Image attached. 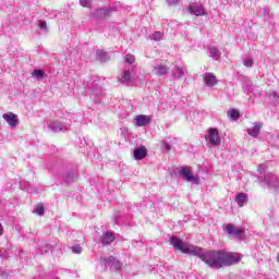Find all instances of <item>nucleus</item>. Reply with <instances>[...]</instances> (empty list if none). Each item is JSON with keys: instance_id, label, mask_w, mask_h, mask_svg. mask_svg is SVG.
Listing matches in <instances>:
<instances>
[{"instance_id": "nucleus-1", "label": "nucleus", "mask_w": 279, "mask_h": 279, "mask_svg": "<svg viewBox=\"0 0 279 279\" xmlns=\"http://www.w3.org/2000/svg\"><path fill=\"white\" fill-rule=\"evenodd\" d=\"M170 243L175 250V252H182L183 254H190V256H196L197 258H201V260H204V248L201 246H189L180 240L178 236H172L170 239Z\"/></svg>"}, {"instance_id": "nucleus-2", "label": "nucleus", "mask_w": 279, "mask_h": 279, "mask_svg": "<svg viewBox=\"0 0 279 279\" xmlns=\"http://www.w3.org/2000/svg\"><path fill=\"white\" fill-rule=\"evenodd\" d=\"M221 252L222 251H208L204 253L203 263L214 269H221Z\"/></svg>"}, {"instance_id": "nucleus-3", "label": "nucleus", "mask_w": 279, "mask_h": 279, "mask_svg": "<svg viewBox=\"0 0 279 279\" xmlns=\"http://www.w3.org/2000/svg\"><path fill=\"white\" fill-rule=\"evenodd\" d=\"M236 263H241V257H234V254L221 251V267H230L236 265Z\"/></svg>"}, {"instance_id": "nucleus-4", "label": "nucleus", "mask_w": 279, "mask_h": 279, "mask_svg": "<svg viewBox=\"0 0 279 279\" xmlns=\"http://www.w3.org/2000/svg\"><path fill=\"white\" fill-rule=\"evenodd\" d=\"M191 167H183L179 170V175L184 178L186 182H199V177L193 175Z\"/></svg>"}, {"instance_id": "nucleus-5", "label": "nucleus", "mask_w": 279, "mask_h": 279, "mask_svg": "<svg viewBox=\"0 0 279 279\" xmlns=\"http://www.w3.org/2000/svg\"><path fill=\"white\" fill-rule=\"evenodd\" d=\"M208 138H209V143L215 147L221 145V135H219V130L209 128Z\"/></svg>"}, {"instance_id": "nucleus-6", "label": "nucleus", "mask_w": 279, "mask_h": 279, "mask_svg": "<svg viewBox=\"0 0 279 279\" xmlns=\"http://www.w3.org/2000/svg\"><path fill=\"white\" fill-rule=\"evenodd\" d=\"M100 260L104 265H110V269H112V271H119V269H121V262H119L114 256H110L109 258L100 257Z\"/></svg>"}, {"instance_id": "nucleus-7", "label": "nucleus", "mask_w": 279, "mask_h": 279, "mask_svg": "<svg viewBox=\"0 0 279 279\" xmlns=\"http://www.w3.org/2000/svg\"><path fill=\"white\" fill-rule=\"evenodd\" d=\"M135 125L138 128H145V125H149L151 123V118L145 114H138L134 118Z\"/></svg>"}, {"instance_id": "nucleus-8", "label": "nucleus", "mask_w": 279, "mask_h": 279, "mask_svg": "<svg viewBox=\"0 0 279 279\" xmlns=\"http://www.w3.org/2000/svg\"><path fill=\"white\" fill-rule=\"evenodd\" d=\"M2 119L9 123L10 128H16V125H19V117L15 113H4Z\"/></svg>"}, {"instance_id": "nucleus-9", "label": "nucleus", "mask_w": 279, "mask_h": 279, "mask_svg": "<svg viewBox=\"0 0 279 279\" xmlns=\"http://www.w3.org/2000/svg\"><path fill=\"white\" fill-rule=\"evenodd\" d=\"M226 230H227V232L230 236H232V235L233 236H241V234H245L244 229H235L234 225H232V223H228L226 226Z\"/></svg>"}, {"instance_id": "nucleus-10", "label": "nucleus", "mask_w": 279, "mask_h": 279, "mask_svg": "<svg viewBox=\"0 0 279 279\" xmlns=\"http://www.w3.org/2000/svg\"><path fill=\"white\" fill-rule=\"evenodd\" d=\"M203 78H204V84L209 87L217 86L218 84L217 76L213 73L205 74Z\"/></svg>"}, {"instance_id": "nucleus-11", "label": "nucleus", "mask_w": 279, "mask_h": 279, "mask_svg": "<svg viewBox=\"0 0 279 279\" xmlns=\"http://www.w3.org/2000/svg\"><path fill=\"white\" fill-rule=\"evenodd\" d=\"M187 10L194 16H205L206 15V11L202 7L189 5Z\"/></svg>"}, {"instance_id": "nucleus-12", "label": "nucleus", "mask_w": 279, "mask_h": 279, "mask_svg": "<svg viewBox=\"0 0 279 279\" xmlns=\"http://www.w3.org/2000/svg\"><path fill=\"white\" fill-rule=\"evenodd\" d=\"M147 157V147L142 146L140 148H136L134 151V159L135 160H143V158Z\"/></svg>"}, {"instance_id": "nucleus-13", "label": "nucleus", "mask_w": 279, "mask_h": 279, "mask_svg": "<svg viewBox=\"0 0 279 279\" xmlns=\"http://www.w3.org/2000/svg\"><path fill=\"white\" fill-rule=\"evenodd\" d=\"M97 19H108L109 16H112V9H99L96 12Z\"/></svg>"}, {"instance_id": "nucleus-14", "label": "nucleus", "mask_w": 279, "mask_h": 279, "mask_svg": "<svg viewBox=\"0 0 279 279\" xmlns=\"http://www.w3.org/2000/svg\"><path fill=\"white\" fill-rule=\"evenodd\" d=\"M235 202L240 208H243L245 204H247V194L245 193H239L235 196Z\"/></svg>"}, {"instance_id": "nucleus-15", "label": "nucleus", "mask_w": 279, "mask_h": 279, "mask_svg": "<svg viewBox=\"0 0 279 279\" xmlns=\"http://www.w3.org/2000/svg\"><path fill=\"white\" fill-rule=\"evenodd\" d=\"M100 241L104 245H110V243H113V241H116L114 234H112L110 232H106L101 235Z\"/></svg>"}, {"instance_id": "nucleus-16", "label": "nucleus", "mask_w": 279, "mask_h": 279, "mask_svg": "<svg viewBox=\"0 0 279 279\" xmlns=\"http://www.w3.org/2000/svg\"><path fill=\"white\" fill-rule=\"evenodd\" d=\"M260 124H255L252 129L247 130L248 136H253V138H256L260 134Z\"/></svg>"}, {"instance_id": "nucleus-17", "label": "nucleus", "mask_w": 279, "mask_h": 279, "mask_svg": "<svg viewBox=\"0 0 279 279\" xmlns=\"http://www.w3.org/2000/svg\"><path fill=\"white\" fill-rule=\"evenodd\" d=\"M157 71V75H167V73H169V66L161 64L159 66L156 68Z\"/></svg>"}, {"instance_id": "nucleus-18", "label": "nucleus", "mask_w": 279, "mask_h": 279, "mask_svg": "<svg viewBox=\"0 0 279 279\" xmlns=\"http://www.w3.org/2000/svg\"><path fill=\"white\" fill-rule=\"evenodd\" d=\"M228 114L230 119H233V121H236L238 119L241 118V113L236 109H231L230 111H228Z\"/></svg>"}, {"instance_id": "nucleus-19", "label": "nucleus", "mask_w": 279, "mask_h": 279, "mask_svg": "<svg viewBox=\"0 0 279 279\" xmlns=\"http://www.w3.org/2000/svg\"><path fill=\"white\" fill-rule=\"evenodd\" d=\"M49 128L52 132H61L62 126L58 124V122H50Z\"/></svg>"}, {"instance_id": "nucleus-20", "label": "nucleus", "mask_w": 279, "mask_h": 279, "mask_svg": "<svg viewBox=\"0 0 279 279\" xmlns=\"http://www.w3.org/2000/svg\"><path fill=\"white\" fill-rule=\"evenodd\" d=\"M33 76L43 80V77H45V72L43 70H34Z\"/></svg>"}, {"instance_id": "nucleus-21", "label": "nucleus", "mask_w": 279, "mask_h": 279, "mask_svg": "<svg viewBox=\"0 0 279 279\" xmlns=\"http://www.w3.org/2000/svg\"><path fill=\"white\" fill-rule=\"evenodd\" d=\"M35 213L39 215V217H43V215H45V206L43 204H39L36 207Z\"/></svg>"}, {"instance_id": "nucleus-22", "label": "nucleus", "mask_w": 279, "mask_h": 279, "mask_svg": "<svg viewBox=\"0 0 279 279\" xmlns=\"http://www.w3.org/2000/svg\"><path fill=\"white\" fill-rule=\"evenodd\" d=\"M162 36H165L163 33L155 32V33L151 35V39H153V40H162Z\"/></svg>"}, {"instance_id": "nucleus-23", "label": "nucleus", "mask_w": 279, "mask_h": 279, "mask_svg": "<svg viewBox=\"0 0 279 279\" xmlns=\"http://www.w3.org/2000/svg\"><path fill=\"white\" fill-rule=\"evenodd\" d=\"M125 60L128 64H134V62H136V57H134V54L129 53L126 54Z\"/></svg>"}, {"instance_id": "nucleus-24", "label": "nucleus", "mask_w": 279, "mask_h": 279, "mask_svg": "<svg viewBox=\"0 0 279 279\" xmlns=\"http://www.w3.org/2000/svg\"><path fill=\"white\" fill-rule=\"evenodd\" d=\"M73 254H82V246L80 244H75L72 246Z\"/></svg>"}, {"instance_id": "nucleus-25", "label": "nucleus", "mask_w": 279, "mask_h": 279, "mask_svg": "<svg viewBox=\"0 0 279 279\" xmlns=\"http://www.w3.org/2000/svg\"><path fill=\"white\" fill-rule=\"evenodd\" d=\"M131 77H132V74L130 73V71H125L122 75L123 82H130Z\"/></svg>"}, {"instance_id": "nucleus-26", "label": "nucleus", "mask_w": 279, "mask_h": 279, "mask_svg": "<svg viewBox=\"0 0 279 279\" xmlns=\"http://www.w3.org/2000/svg\"><path fill=\"white\" fill-rule=\"evenodd\" d=\"M83 8H90V0H80Z\"/></svg>"}, {"instance_id": "nucleus-27", "label": "nucleus", "mask_w": 279, "mask_h": 279, "mask_svg": "<svg viewBox=\"0 0 279 279\" xmlns=\"http://www.w3.org/2000/svg\"><path fill=\"white\" fill-rule=\"evenodd\" d=\"M38 27H40V29H47V22L40 20L38 22Z\"/></svg>"}, {"instance_id": "nucleus-28", "label": "nucleus", "mask_w": 279, "mask_h": 279, "mask_svg": "<svg viewBox=\"0 0 279 279\" xmlns=\"http://www.w3.org/2000/svg\"><path fill=\"white\" fill-rule=\"evenodd\" d=\"M165 151L169 153L171 151V145H169L167 142H163Z\"/></svg>"}, {"instance_id": "nucleus-29", "label": "nucleus", "mask_w": 279, "mask_h": 279, "mask_svg": "<svg viewBox=\"0 0 279 279\" xmlns=\"http://www.w3.org/2000/svg\"><path fill=\"white\" fill-rule=\"evenodd\" d=\"M244 66H252V60H245L244 61Z\"/></svg>"}, {"instance_id": "nucleus-30", "label": "nucleus", "mask_w": 279, "mask_h": 279, "mask_svg": "<svg viewBox=\"0 0 279 279\" xmlns=\"http://www.w3.org/2000/svg\"><path fill=\"white\" fill-rule=\"evenodd\" d=\"M0 236H3V225L0 223Z\"/></svg>"}, {"instance_id": "nucleus-31", "label": "nucleus", "mask_w": 279, "mask_h": 279, "mask_svg": "<svg viewBox=\"0 0 279 279\" xmlns=\"http://www.w3.org/2000/svg\"><path fill=\"white\" fill-rule=\"evenodd\" d=\"M272 97H278V93L277 92H272Z\"/></svg>"}, {"instance_id": "nucleus-32", "label": "nucleus", "mask_w": 279, "mask_h": 279, "mask_svg": "<svg viewBox=\"0 0 279 279\" xmlns=\"http://www.w3.org/2000/svg\"><path fill=\"white\" fill-rule=\"evenodd\" d=\"M217 51H218L217 49H214V53H217Z\"/></svg>"}]
</instances>
